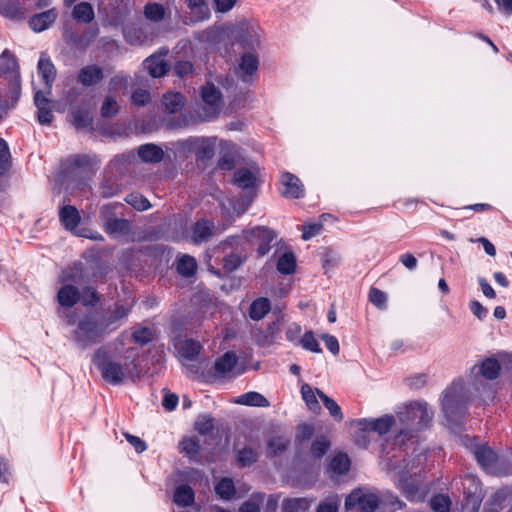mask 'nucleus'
<instances>
[{"instance_id": "nucleus-35", "label": "nucleus", "mask_w": 512, "mask_h": 512, "mask_svg": "<svg viewBox=\"0 0 512 512\" xmlns=\"http://www.w3.org/2000/svg\"><path fill=\"white\" fill-rule=\"evenodd\" d=\"M12 73L13 75L19 74L18 63L14 55L8 50H4L0 56V74Z\"/></svg>"}, {"instance_id": "nucleus-12", "label": "nucleus", "mask_w": 512, "mask_h": 512, "mask_svg": "<svg viewBox=\"0 0 512 512\" xmlns=\"http://www.w3.org/2000/svg\"><path fill=\"white\" fill-rule=\"evenodd\" d=\"M282 195L286 198L298 199L304 196V186L300 179L292 173L285 172L281 176Z\"/></svg>"}, {"instance_id": "nucleus-27", "label": "nucleus", "mask_w": 512, "mask_h": 512, "mask_svg": "<svg viewBox=\"0 0 512 512\" xmlns=\"http://www.w3.org/2000/svg\"><path fill=\"white\" fill-rule=\"evenodd\" d=\"M72 16L77 22L88 24L94 20L95 12L89 2H80L73 7Z\"/></svg>"}, {"instance_id": "nucleus-41", "label": "nucleus", "mask_w": 512, "mask_h": 512, "mask_svg": "<svg viewBox=\"0 0 512 512\" xmlns=\"http://www.w3.org/2000/svg\"><path fill=\"white\" fill-rule=\"evenodd\" d=\"M166 10L159 3H147L144 7V16L152 22H160L165 18Z\"/></svg>"}, {"instance_id": "nucleus-55", "label": "nucleus", "mask_w": 512, "mask_h": 512, "mask_svg": "<svg viewBox=\"0 0 512 512\" xmlns=\"http://www.w3.org/2000/svg\"><path fill=\"white\" fill-rule=\"evenodd\" d=\"M430 504H431V508L435 512H449L450 506H451V501L448 496L443 495V494H438V495H435L431 499Z\"/></svg>"}, {"instance_id": "nucleus-58", "label": "nucleus", "mask_w": 512, "mask_h": 512, "mask_svg": "<svg viewBox=\"0 0 512 512\" xmlns=\"http://www.w3.org/2000/svg\"><path fill=\"white\" fill-rule=\"evenodd\" d=\"M10 150L7 142L0 138V173L7 171L10 167Z\"/></svg>"}, {"instance_id": "nucleus-52", "label": "nucleus", "mask_w": 512, "mask_h": 512, "mask_svg": "<svg viewBox=\"0 0 512 512\" xmlns=\"http://www.w3.org/2000/svg\"><path fill=\"white\" fill-rule=\"evenodd\" d=\"M214 428V419L210 415H199L195 421V430L201 434L206 435Z\"/></svg>"}, {"instance_id": "nucleus-24", "label": "nucleus", "mask_w": 512, "mask_h": 512, "mask_svg": "<svg viewBox=\"0 0 512 512\" xmlns=\"http://www.w3.org/2000/svg\"><path fill=\"white\" fill-rule=\"evenodd\" d=\"M213 223L201 219L197 221L192 227V241L195 244H200L209 240L212 235Z\"/></svg>"}, {"instance_id": "nucleus-5", "label": "nucleus", "mask_w": 512, "mask_h": 512, "mask_svg": "<svg viewBox=\"0 0 512 512\" xmlns=\"http://www.w3.org/2000/svg\"><path fill=\"white\" fill-rule=\"evenodd\" d=\"M83 264L81 262L74 263L71 267L62 271L60 281L63 286L60 288L57 294L58 302L63 307H72L80 299L79 289L71 284L81 285L83 283Z\"/></svg>"}, {"instance_id": "nucleus-42", "label": "nucleus", "mask_w": 512, "mask_h": 512, "mask_svg": "<svg viewBox=\"0 0 512 512\" xmlns=\"http://www.w3.org/2000/svg\"><path fill=\"white\" fill-rule=\"evenodd\" d=\"M296 268V259L293 253L285 252L277 262V270L281 274L289 275L294 273Z\"/></svg>"}, {"instance_id": "nucleus-15", "label": "nucleus", "mask_w": 512, "mask_h": 512, "mask_svg": "<svg viewBox=\"0 0 512 512\" xmlns=\"http://www.w3.org/2000/svg\"><path fill=\"white\" fill-rule=\"evenodd\" d=\"M37 69L39 75L41 76L47 88V94H50L53 83L56 78V68L52 63L51 59L49 58V56L44 52L40 55Z\"/></svg>"}, {"instance_id": "nucleus-43", "label": "nucleus", "mask_w": 512, "mask_h": 512, "mask_svg": "<svg viewBox=\"0 0 512 512\" xmlns=\"http://www.w3.org/2000/svg\"><path fill=\"white\" fill-rule=\"evenodd\" d=\"M216 494L223 500H230L235 494L234 482L230 478H222L215 486Z\"/></svg>"}, {"instance_id": "nucleus-11", "label": "nucleus", "mask_w": 512, "mask_h": 512, "mask_svg": "<svg viewBox=\"0 0 512 512\" xmlns=\"http://www.w3.org/2000/svg\"><path fill=\"white\" fill-rule=\"evenodd\" d=\"M357 423L363 431H374L379 435L387 433L392 427L399 428L394 417L390 415H384L377 419H360ZM394 430L397 432V429Z\"/></svg>"}, {"instance_id": "nucleus-53", "label": "nucleus", "mask_w": 512, "mask_h": 512, "mask_svg": "<svg viewBox=\"0 0 512 512\" xmlns=\"http://www.w3.org/2000/svg\"><path fill=\"white\" fill-rule=\"evenodd\" d=\"M257 460V453L250 447L238 451L237 462L241 467H248Z\"/></svg>"}, {"instance_id": "nucleus-23", "label": "nucleus", "mask_w": 512, "mask_h": 512, "mask_svg": "<svg viewBox=\"0 0 512 512\" xmlns=\"http://www.w3.org/2000/svg\"><path fill=\"white\" fill-rule=\"evenodd\" d=\"M238 362V357L233 351H228L217 358L214 363L215 372L224 376L233 371Z\"/></svg>"}, {"instance_id": "nucleus-8", "label": "nucleus", "mask_w": 512, "mask_h": 512, "mask_svg": "<svg viewBox=\"0 0 512 512\" xmlns=\"http://www.w3.org/2000/svg\"><path fill=\"white\" fill-rule=\"evenodd\" d=\"M473 455L484 471L495 475H511L512 468H503L504 459L487 445H478L473 449Z\"/></svg>"}, {"instance_id": "nucleus-25", "label": "nucleus", "mask_w": 512, "mask_h": 512, "mask_svg": "<svg viewBox=\"0 0 512 512\" xmlns=\"http://www.w3.org/2000/svg\"><path fill=\"white\" fill-rule=\"evenodd\" d=\"M59 218L63 226L70 231L77 228L80 223V214L72 205H65L59 211Z\"/></svg>"}, {"instance_id": "nucleus-17", "label": "nucleus", "mask_w": 512, "mask_h": 512, "mask_svg": "<svg viewBox=\"0 0 512 512\" xmlns=\"http://www.w3.org/2000/svg\"><path fill=\"white\" fill-rule=\"evenodd\" d=\"M34 104L38 109V121L42 125H48L53 120L51 102L43 91H37L34 95Z\"/></svg>"}, {"instance_id": "nucleus-40", "label": "nucleus", "mask_w": 512, "mask_h": 512, "mask_svg": "<svg viewBox=\"0 0 512 512\" xmlns=\"http://www.w3.org/2000/svg\"><path fill=\"white\" fill-rule=\"evenodd\" d=\"M197 137L178 140L173 143L175 153L181 157H189L195 152V143Z\"/></svg>"}, {"instance_id": "nucleus-21", "label": "nucleus", "mask_w": 512, "mask_h": 512, "mask_svg": "<svg viewBox=\"0 0 512 512\" xmlns=\"http://www.w3.org/2000/svg\"><path fill=\"white\" fill-rule=\"evenodd\" d=\"M131 310V305L116 304L115 309L107 315L101 316L110 333L120 326V321L125 319Z\"/></svg>"}, {"instance_id": "nucleus-45", "label": "nucleus", "mask_w": 512, "mask_h": 512, "mask_svg": "<svg viewBox=\"0 0 512 512\" xmlns=\"http://www.w3.org/2000/svg\"><path fill=\"white\" fill-rule=\"evenodd\" d=\"M290 444V439L285 436H277L268 442V454L276 456L284 452Z\"/></svg>"}, {"instance_id": "nucleus-59", "label": "nucleus", "mask_w": 512, "mask_h": 512, "mask_svg": "<svg viewBox=\"0 0 512 512\" xmlns=\"http://www.w3.org/2000/svg\"><path fill=\"white\" fill-rule=\"evenodd\" d=\"M275 325L276 324L274 322L270 323L267 327V332H262L259 330L257 333H254V340L259 345H268L272 343Z\"/></svg>"}, {"instance_id": "nucleus-48", "label": "nucleus", "mask_w": 512, "mask_h": 512, "mask_svg": "<svg viewBox=\"0 0 512 512\" xmlns=\"http://www.w3.org/2000/svg\"><path fill=\"white\" fill-rule=\"evenodd\" d=\"M187 5L196 15L197 20L207 19L210 15L209 8L204 0H187Z\"/></svg>"}, {"instance_id": "nucleus-16", "label": "nucleus", "mask_w": 512, "mask_h": 512, "mask_svg": "<svg viewBox=\"0 0 512 512\" xmlns=\"http://www.w3.org/2000/svg\"><path fill=\"white\" fill-rule=\"evenodd\" d=\"M250 202L251 200H248L246 203L240 204L233 199L221 201V215L223 220L226 222V225H230L234 221L235 216H240L242 213H244Z\"/></svg>"}, {"instance_id": "nucleus-18", "label": "nucleus", "mask_w": 512, "mask_h": 512, "mask_svg": "<svg viewBox=\"0 0 512 512\" xmlns=\"http://www.w3.org/2000/svg\"><path fill=\"white\" fill-rule=\"evenodd\" d=\"M104 77L103 70L98 65H87L80 69L78 73V81L86 87H90L99 83Z\"/></svg>"}, {"instance_id": "nucleus-33", "label": "nucleus", "mask_w": 512, "mask_h": 512, "mask_svg": "<svg viewBox=\"0 0 512 512\" xmlns=\"http://www.w3.org/2000/svg\"><path fill=\"white\" fill-rule=\"evenodd\" d=\"M500 370L501 366L495 358H486L478 367V372L488 380L496 379Z\"/></svg>"}, {"instance_id": "nucleus-44", "label": "nucleus", "mask_w": 512, "mask_h": 512, "mask_svg": "<svg viewBox=\"0 0 512 512\" xmlns=\"http://www.w3.org/2000/svg\"><path fill=\"white\" fill-rule=\"evenodd\" d=\"M265 499V494L261 492L253 493L250 498L245 501L240 507L239 512H260L261 505Z\"/></svg>"}, {"instance_id": "nucleus-38", "label": "nucleus", "mask_w": 512, "mask_h": 512, "mask_svg": "<svg viewBox=\"0 0 512 512\" xmlns=\"http://www.w3.org/2000/svg\"><path fill=\"white\" fill-rule=\"evenodd\" d=\"M316 393L323 402L325 408L329 411L330 415L338 422L343 420V413L340 406L325 393L316 389Z\"/></svg>"}, {"instance_id": "nucleus-28", "label": "nucleus", "mask_w": 512, "mask_h": 512, "mask_svg": "<svg viewBox=\"0 0 512 512\" xmlns=\"http://www.w3.org/2000/svg\"><path fill=\"white\" fill-rule=\"evenodd\" d=\"M233 181L242 189H253L256 185V175L247 168H240L235 171Z\"/></svg>"}, {"instance_id": "nucleus-49", "label": "nucleus", "mask_w": 512, "mask_h": 512, "mask_svg": "<svg viewBox=\"0 0 512 512\" xmlns=\"http://www.w3.org/2000/svg\"><path fill=\"white\" fill-rule=\"evenodd\" d=\"M340 506V498L336 494L327 496L321 501L316 512H338Z\"/></svg>"}, {"instance_id": "nucleus-30", "label": "nucleus", "mask_w": 512, "mask_h": 512, "mask_svg": "<svg viewBox=\"0 0 512 512\" xmlns=\"http://www.w3.org/2000/svg\"><path fill=\"white\" fill-rule=\"evenodd\" d=\"M243 48L254 50L260 44L259 35L253 28H241L237 35Z\"/></svg>"}, {"instance_id": "nucleus-9", "label": "nucleus", "mask_w": 512, "mask_h": 512, "mask_svg": "<svg viewBox=\"0 0 512 512\" xmlns=\"http://www.w3.org/2000/svg\"><path fill=\"white\" fill-rule=\"evenodd\" d=\"M380 504V494L374 488L354 489L345 500L347 510L358 507L360 512H374Z\"/></svg>"}, {"instance_id": "nucleus-20", "label": "nucleus", "mask_w": 512, "mask_h": 512, "mask_svg": "<svg viewBox=\"0 0 512 512\" xmlns=\"http://www.w3.org/2000/svg\"><path fill=\"white\" fill-rule=\"evenodd\" d=\"M138 156L145 163L156 164L163 160L164 151L156 144L147 143L139 146Z\"/></svg>"}, {"instance_id": "nucleus-14", "label": "nucleus", "mask_w": 512, "mask_h": 512, "mask_svg": "<svg viewBox=\"0 0 512 512\" xmlns=\"http://www.w3.org/2000/svg\"><path fill=\"white\" fill-rule=\"evenodd\" d=\"M259 66L258 57L253 52H246L242 55L237 68V75L243 82H249L257 72Z\"/></svg>"}, {"instance_id": "nucleus-63", "label": "nucleus", "mask_w": 512, "mask_h": 512, "mask_svg": "<svg viewBox=\"0 0 512 512\" xmlns=\"http://www.w3.org/2000/svg\"><path fill=\"white\" fill-rule=\"evenodd\" d=\"M181 450L189 455H195L199 452V441L194 437L184 438L181 443Z\"/></svg>"}, {"instance_id": "nucleus-3", "label": "nucleus", "mask_w": 512, "mask_h": 512, "mask_svg": "<svg viewBox=\"0 0 512 512\" xmlns=\"http://www.w3.org/2000/svg\"><path fill=\"white\" fill-rule=\"evenodd\" d=\"M109 334L110 329L101 316L87 315L78 322L77 328L73 331V341L81 349H87Z\"/></svg>"}, {"instance_id": "nucleus-64", "label": "nucleus", "mask_w": 512, "mask_h": 512, "mask_svg": "<svg viewBox=\"0 0 512 512\" xmlns=\"http://www.w3.org/2000/svg\"><path fill=\"white\" fill-rule=\"evenodd\" d=\"M129 79H130V77L128 75H125L122 73L116 74L109 81V85H108L109 91L116 92L118 88H121V87L127 88Z\"/></svg>"}, {"instance_id": "nucleus-36", "label": "nucleus", "mask_w": 512, "mask_h": 512, "mask_svg": "<svg viewBox=\"0 0 512 512\" xmlns=\"http://www.w3.org/2000/svg\"><path fill=\"white\" fill-rule=\"evenodd\" d=\"M350 468L349 457L344 453H338L333 456L329 463V469L336 474L342 475L348 472Z\"/></svg>"}, {"instance_id": "nucleus-62", "label": "nucleus", "mask_w": 512, "mask_h": 512, "mask_svg": "<svg viewBox=\"0 0 512 512\" xmlns=\"http://www.w3.org/2000/svg\"><path fill=\"white\" fill-rule=\"evenodd\" d=\"M133 341L140 345H145L149 343L153 338V333L149 328H140L133 332L132 334Z\"/></svg>"}, {"instance_id": "nucleus-22", "label": "nucleus", "mask_w": 512, "mask_h": 512, "mask_svg": "<svg viewBox=\"0 0 512 512\" xmlns=\"http://www.w3.org/2000/svg\"><path fill=\"white\" fill-rule=\"evenodd\" d=\"M215 152V138L197 137L194 155L197 160L204 161L213 158Z\"/></svg>"}, {"instance_id": "nucleus-32", "label": "nucleus", "mask_w": 512, "mask_h": 512, "mask_svg": "<svg viewBox=\"0 0 512 512\" xmlns=\"http://www.w3.org/2000/svg\"><path fill=\"white\" fill-rule=\"evenodd\" d=\"M235 402L241 405L254 407H268L270 405L266 397L255 391L240 395Z\"/></svg>"}, {"instance_id": "nucleus-1", "label": "nucleus", "mask_w": 512, "mask_h": 512, "mask_svg": "<svg viewBox=\"0 0 512 512\" xmlns=\"http://www.w3.org/2000/svg\"><path fill=\"white\" fill-rule=\"evenodd\" d=\"M127 335L122 333L113 343L97 348L92 356V362L100 372L102 379L112 385L121 384L130 374L134 359L129 361L125 357L123 361L116 359L111 353L112 345H123Z\"/></svg>"}, {"instance_id": "nucleus-56", "label": "nucleus", "mask_w": 512, "mask_h": 512, "mask_svg": "<svg viewBox=\"0 0 512 512\" xmlns=\"http://www.w3.org/2000/svg\"><path fill=\"white\" fill-rule=\"evenodd\" d=\"M300 343L305 350L311 351L313 353H320L322 351L312 331L306 332L301 337Z\"/></svg>"}, {"instance_id": "nucleus-47", "label": "nucleus", "mask_w": 512, "mask_h": 512, "mask_svg": "<svg viewBox=\"0 0 512 512\" xmlns=\"http://www.w3.org/2000/svg\"><path fill=\"white\" fill-rule=\"evenodd\" d=\"M201 345L199 342L187 339L183 342L181 347V355L187 360L195 359L200 353Z\"/></svg>"}, {"instance_id": "nucleus-13", "label": "nucleus", "mask_w": 512, "mask_h": 512, "mask_svg": "<svg viewBox=\"0 0 512 512\" xmlns=\"http://www.w3.org/2000/svg\"><path fill=\"white\" fill-rule=\"evenodd\" d=\"M167 53L168 50H164L163 52L151 55L144 60L143 66L153 78L162 77L168 72L169 65L164 59Z\"/></svg>"}, {"instance_id": "nucleus-37", "label": "nucleus", "mask_w": 512, "mask_h": 512, "mask_svg": "<svg viewBox=\"0 0 512 512\" xmlns=\"http://www.w3.org/2000/svg\"><path fill=\"white\" fill-rule=\"evenodd\" d=\"M197 269V262L195 258L189 255H182L178 259L177 271L184 277H191Z\"/></svg>"}, {"instance_id": "nucleus-31", "label": "nucleus", "mask_w": 512, "mask_h": 512, "mask_svg": "<svg viewBox=\"0 0 512 512\" xmlns=\"http://www.w3.org/2000/svg\"><path fill=\"white\" fill-rule=\"evenodd\" d=\"M162 104L167 113H177L184 106V97L181 93H166L162 97Z\"/></svg>"}, {"instance_id": "nucleus-51", "label": "nucleus", "mask_w": 512, "mask_h": 512, "mask_svg": "<svg viewBox=\"0 0 512 512\" xmlns=\"http://www.w3.org/2000/svg\"><path fill=\"white\" fill-rule=\"evenodd\" d=\"M131 103L137 107H144L151 102V94L147 89L137 88L130 97Z\"/></svg>"}, {"instance_id": "nucleus-2", "label": "nucleus", "mask_w": 512, "mask_h": 512, "mask_svg": "<svg viewBox=\"0 0 512 512\" xmlns=\"http://www.w3.org/2000/svg\"><path fill=\"white\" fill-rule=\"evenodd\" d=\"M401 423L397 429V434L392 440H386L382 445L384 453L388 454V447L391 449L401 447L407 440L412 438L414 431H420L426 428L432 421L433 412L428 408L427 403L415 402L406 407L404 412L398 414Z\"/></svg>"}, {"instance_id": "nucleus-60", "label": "nucleus", "mask_w": 512, "mask_h": 512, "mask_svg": "<svg viewBox=\"0 0 512 512\" xmlns=\"http://www.w3.org/2000/svg\"><path fill=\"white\" fill-rule=\"evenodd\" d=\"M330 443L325 437L317 438L311 446V453L316 458H321L329 449Z\"/></svg>"}, {"instance_id": "nucleus-6", "label": "nucleus", "mask_w": 512, "mask_h": 512, "mask_svg": "<svg viewBox=\"0 0 512 512\" xmlns=\"http://www.w3.org/2000/svg\"><path fill=\"white\" fill-rule=\"evenodd\" d=\"M275 238L276 234L272 229L264 226H256L250 230L243 231L241 235L227 238L226 242L229 245L243 244L244 242H254L258 244V255L263 257L270 251L272 242Z\"/></svg>"}, {"instance_id": "nucleus-19", "label": "nucleus", "mask_w": 512, "mask_h": 512, "mask_svg": "<svg viewBox=\"0 0 512 512\" xmlns=\"http://www.w3.org/2000/svg\"><path fill=\"white\" fill-rule=\"evenodd\" d=\"M58 13L55 8L33 16L29 20L30 28L35 32L46 30L57 18Z\"/></svg>"}, {"instance_id": "nucleus-34", "label": "nucleus", "mask_w": 512, "mask_h": 512, "mask_svg": "<svg viewBox=\"0 0 512 512\" xmlns=\"http://www.w3.org/2000/svg\"><path fill=\"white\" fill-rule=\"evenodd\" d=\"M173 500L178 506H190L194 502V491L188 485H180L175 490Z\"/></svg>"}, {"instance_id": "nucleus-57", "label": "nucleus", "mask_w": 512, "mask_h": 512, "mask_svg": "<svg viewBox=\"0 0 512 512\" xmlns=\"http://www.w3.org/2000/svg\"><path fill=\"white\" fill-rule=\"evenodd\" d=\"M369 301L377 308L384 310L387 307V296L378 288L372 287L369 291Z\"/></svg>"}, {"instance_id": "nucleus-10", "label": "nucleus", "mask_w": 512, "mask_h": 512, "mask_svg": "<svg viewBox=\"0 0 512 512\" xmlns=\"http://www.w3.org/2000/svg\"><path fill=\"white\" fill-rule=\"evenodd\" d=\"M115 207H117V205H104L100 209V219L103 223V229L108 235L119 237L128 234L131 225L128 220L117 218L113 215V209Z\"/></svg>"}, {"instance_id": "nucleus-26", "label": "nucleus", "mask_w": 512, "mask_h": 512, "mask_svg": "<svg viewBox=\"0 0 512 512\" xmlns=\"http://www.w3.org/2000/svg\"><path fill=\"white\" fill-rule=\"evenodd\" d=\"M271 311V302L266 297H259L252 301L249 307V317L254 321L262 320Z\"/></svg>"}, {"instance_id": "nucleus-46", "label": "nucleus", "mask_w": 512, "mask_h": 512, "mask_svg": "<svg viewBox=\"0 0 512 512\" xmlns=\"http://www.w3.org/2000/svg\"><path fill=\"white\" fill-rule=\"evenodd\" d=\"M73 125L77 129L88 128L92 124V117L86 110L77 109L72 111Z\"/></svg>"}, {"instance_id": "nucleus-29", "label": "nucleus", "mask_w": 512, "mask_h": 512, "mask_svg": "<svg viewBox=\"0 0 512 512\" xmlns=\"http://www.w3.org/2000/svg\"><path fill=\"white\" fill-rule=\"evenodd\" d=\"M0 14L11 19L24 18L19 0H0Z\"/></svg>"}, {"instance_id": "nucleus-7", "label": "nucleus", "mask_w": 512, "mask_h": 512, "mask_svg": "<svg viewBox=\"0 0 512 512\" xmlns=\"http://www.w3.org/2000/svg\"><path fill=\"white\" fill-rule=\"evenodd\" d=\"M201 100L197 115L202 121H209L220 114L223 106L222 94L213 84L202 87Z\"/></svg>"}, {"instance_id": "nucleus-61", "label": "nucleus", "mask_w": 512, "mask_h": 512, "mask_svg": "<svg viewBox=\"0 0 512 512\" xmlns=\"http://www.w3.org/2000/svg\"><path fill=\"white\" fill-rule=\"evenodd\" d=\"M21 95V82L20 75H12L9 88V97L11 99V105H14L20 98Z\"/></svg>"}, {"instance_id": "nucleus-54", "label": "nucleus", "mask_w": 512, "mask_h": 512, "mask_svg": "<svg viewBox=\"0 0 512 512\" xmlns=\"http://www.w3.org/2000/svg\"><path fill=\"white\" fill-rule=\"evenodd\" d=\"M125 201L138 211H145L150 207L149 201L139 193L127 195Z\"/></svg>"}, {"instance_id": "nucleus-50", "label": "nucleus", "mask_w": 512, "mask_h": 512, "mask_svg": "<svg viewBox=\"0 0 512 512\" xmlns=\"http://www.w3.org/2000/svg\"><path fill=\"white\" fill-rule=\"evenodd\" d=\"M100 111L101 116L104 118L114 117L119 111L118 102L113 96H106L101 105Z\"/></svg>"}, {"instance_id": "nucleus-4", "label": "nucleus", "mask_w": 512, "mask_h": 512, "mask_svg": "<svg viewBox=\"0 0 512 512\" xmlns=\"http://www.w3.org/2000/svg\"><path fill=\"white\" fill-rule=\"evenodd\" d=\"M469 395L462 380H455L444 391L442 409L450 422L460 423L466 414Z\"/></svg>"}, {"instance_id": "nucleus-39", "label": "nucleus", "mask_w": 512, "mask_h": 512, "mask_svg": "<svg viewBox=\"0 0 512 512\" xmlns=\"http://www.w3.org/2000/svg\"><path fill=\"white\" fill-rule=\"evenodd\" d=\"M301 395L310 411L318 413L321 410L317 396L309 384L301 386Z\"/></svg>"}]
</instances>
